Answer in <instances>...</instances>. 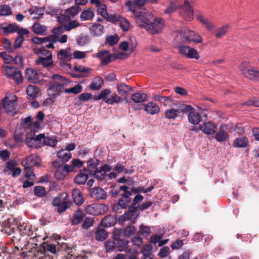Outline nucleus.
<instances>
[{"label": "nucleus", "instance_id": "1", "mask_svg": "<svg viewBox=\"0 0 259 259\" xmlns=\"http://www.w3.org/2000/svg\"><path fill=\"white\" fill-rule=\"evenodd\" d=\"M133 12L136 22L141 27L145 28L146 25L154 20V16L152 13L145 9H141L138 11L134 10Z\"/></svg>", "mask_w": 259, "mask_h": 259}, {"label": "nucleus", "instance_id": "2", "mask_svg": "<svg viewBox=\"0 0 259 259\" xmlns=\"http://www.w3.org/2000/svg\"><path fill=\"white\" fill-rule=\"evenodd\" d=\"M145 29L151 34L160 33L164 27V20L160 18H155L152 22L146 25Z\"/></svg>", "mask_w": 259, "mask_h": 259}, {"label": "nucleus", "instance_id": "3", "mask_svg": "<svg viewBox=\"0 0 259 259\" xmlns=\"http://www.w3.org/2000/svg\"><path fill=\"white\" fill-rule=\"evenodd\" d=\"M180 15L186 20L190 21L194 19V11L189 2L185 0L184 4L179 8Z\"/></svg>", "mask_w": 259, "mask_h": 259}, {"label": "nucleus", "instance_id": "4", "mask_svg": "<svg viewBox=\"0 0 259 259\" xmlns=\"http://www.w3.org/2000/svg\"><path fill=\"white\" fill-rule=\"evenodd\" d=\"M112 168V166L109 164H104L99 168L95 169L94 173V177L98 181L106 182V173L110 172Z\"/></svg>", "mask_w": 259, "mask_h": 259}, {"label": "nucleus", "instance_id": "5", "mask_svg": "<svg viewBox=\"0 0 259 259\" xmlns=\"http://www.w3.org/2000/svg\"><path fill=\"white\" fill-rule=\"evenodd\" d=\"M40 159L37 155H30L21 161V164L25 169H29L30 173H33L31 168L33 166H39L40 165Z\"/></svg>", "mask_w": 259, "mask_h": 259}, {"label": "nucleus", "instance_id": "6", "mask_svg": "<svg viewBox=\"0 0 259 259\" xmlns=\"http://www.w3.org/2000/svg\"><path fill=\"white\" fill-rule=\"evenodd\" d=\"M181 36L187 41L199 43L201 42V36L195 32L187 28H183L180 32Z\"/></svg>", "mask_w": 259, "mask_h": 259}, {"label": "nucleus", "instance_id": "7", "mask_svg": "<svg viewBox=\"0 0 259 259\" xmlns=\"http://www.w3.org/2000/svg\"><path fill=\"white\" fill-rule=\"evenodd\" d=\"M5 70V74L8 78L15 80L17 83L22 81L23 77L21 73L18 68L11 66H6Z\"/></svg>", "mask_w": 259, "mask_h": 259}, {"label": "nucleus", "instance_id": "8", "mask_svg": "<svg viewBox=\"0 0 259 259\" xmlns=\"http://www.w3.org/2000/svg\"><path fill=\"white\" fill-rule=\"evenodd\" d=\"M17 98L15 94L11 93L3 99V107L6 112H11L14 110Z\"/></svg>", "mask_w": 259, "mask_h": 259}, {"label": "nucleus", "instance_id": "9", "mask_svg": "<svg viewBox=\"0 0 259 259\" xmlns=\"http://www.w3.org/2000/svg\"><path fill=\"white\" fill-rule=\"evenodd\" d=\"M70 51V48H68L67 49H61L58 52L57 58L60 61V66L66 65L69 68H71V64L66 63V62L72 59V55Z\"/></svg>", "mask_w": 259, "mask_h": 259}, {"label": "nucleus", "instance_id": "10", "mask_svg": "<svg viewBox=\"0 0 259 259\" xmlns=\"http://www.w3.org/2000/svg\"><path fill=\"white\" fill-rule=\"evenodd\" d=\"M180 54L185 56L188 58L198 59L200 57L198 53L195 49L186 46L179 47Z\"/></svg>", "mask_w": 259, "mask_h": 259}, {"label": "nucleus", "instance_id": "11", "mask_svg": "<svg viewBox=\"0 0 259 259\" xmlns=\"http://www.w3.org/2000/svg\"><path fill=\"white\" fill-rule=\"evenodd\" d=\"M74 170L72 165L65 164L63 166L58 167L55 172V176L58 179H63L69 172Z\"/></svg>", "mask_w": 259, "mask_h": 259}, {"label": "nucleus", "instance_id": "12", "mask_svg": "<svg viewBox=\"0 0 259 259\" xmlns=\"http://www.w3.org/2000/svg\"><path fill=\"white\" fill-rule=\"evenodd\" d=\"M135 205V204L132 205L129 207L128 211L123 214L124 219L130 220L133 224L136 223L139 215L138 208L136 207Z\"/></svg>", "mask_w": 259, "mask_h": 259}, {"label": "nucleus", "instance_id": "13", "mask_svg": "<svg viewBox=\"0 0 259 259\" xmlns=\"http://www.w3.org/2000/svg\"><path fill=\"white\" fill-rule=\"evenodd\" d=\"M91 197L97 200L105 199L107 197V193L101 187H95L90 191Z\"/></svg>", "mask_w": 259, "mask_h": 259}, {"label": "nucleus", "instance_id": "14", "mask_svg": "<svg viewBox=\"0 0 259 259\" xmlns=\"http://www.w3.org/2000/svg\"><path fill=\"white\" fill-rule=\"evenodd\" d=\"M36 65H42L45 68L50 69L54 68V61L53 57L44 58L38 57L35 61Z\"/></svg>", "mask_w": 259, "mask_h": 259}, {"label": "nucleus", "instance_id": "15", "mask_svg": "<svg viewBox=\"0 0 259 259\" xmlns=\"http://www.w3.org/2000/svg\"><path fill=\"white\" fill-rule=\"evenodd\" d=\"M89 29L91 34L94 36L99 37L104 33V27L99 23H91Z\"/></svg>", "mask_w": 259, "mask_h": 259}, {"label": "nucleus", "instance_id": "16", "mask_svg": "<svg viewBox=\"0 0 259 259\" xmlns=\"http://www.w3.org/2000/svg\"><path fill=\"white\" fill-rule=\"evenodd\" d=\"M96 56L101 60V64L105 65L108 64L112 61V55L107 50L100 51L96 54Z\"/></svg>", "mask_w": 259, "mask_h": 259}, {"label": "nucleus", "instance_id": "17", "mask_svg": "<svg viewBox=\"0 0 259 259\" xmlns=\"http://www.w3.org/2000/svg\"><path fill=\"white\" fill-rule=\"evenodd\" d=\"M52 79L54 81V83L58 87L59 86L62 92L63 91L64 87L68 85L70 83L67 78L58 74L53 75Z\"/></svg>", "mask_w": 259, "mask_h": 259}, {"label": "nucleus", "instance_id": "18", "mask_svg": "<svg viewBox=\"0 0 259 259\" xmlns=\"http://www.w3.org/2000/svg\"><path fill=\"white\" fill-rule=\"evenodd\" d=\"M132 193L131 192H126L125 193H123L120 198L118 200V206L121 208H126L131 201L130 196H132Z\"/></svg>", "mask_w": 259, "mask_h": 259}, {"label": "nucleus", "instance_id": "19", "mask_svg": "<svg viewBox=\"0 0 259 259\" xmlns=\"http://www.w3.org/2000/svg\"><path fill=\"white\" fill-rule=\"evenodd\" d=\"M18 228L21 233L31 236L32 237H35L33 235L32 226L29 223L23 222L22 224H20L18 226Z\"/></svg>", "mask_w": 259, "mask_h": 259}, {"label": "nucleus", "instance_id": "20", "mask_svg": "<svg viewBox=\"0 0 259 259\" xmlns=\"http://www.w3.org/2000/svg\"><path fill=\"white\" fill-rule=\"evenodd\" d=\"M25 78L30 82L36 83L39 81L38 74L36 70L32 68L26 69Z\"/></svg>", "mask_w": 259, "mask_h": 259}, {"label": "nucleus", "instance_id": "21", "mask_svg": "<svg viewBox=\"0 0 259 259\" xmlns=\"http://www.w3.org/2000/svg\"><path fill=\"white\" fill-rule=\"evenodd\" d=\"M89 171L86 168L81 170L80 172L75 177L74 182L79 185L84 184L88 180Z\"/></svg>", "mask_w": 259, "mask_h": 259}, {"label": "nucleus", "instance_id": "22", "mask_svg": "<svg viewBox=\"0 0 259 259\" xmlns=\"http://www.w3.org/2000/svg\"><path fill=\"white\" fill-rule=\"evenodd\" d=\"M144 110L152 115L157 114L160 111V107L156 103L151 102L144 105Z\"/></svg>", "mask_w": 259, "mask_h": 259}, {"label": "nucleus", "instance_id": "23", "mask_svg": "<svg viewBox=\"0 0 259 259\" xmlns=\"http://www.w3.org/2000/svg\"><path fill=\"white\" fill-rule=\"evenodd\" d=\"M84 217V213L80 209L76 210L72 215L71 223L73 225H77L82 221Z\"/></svg>", "mask_w": 259, "mask_h": 259}, {"label": "nucleus", "instance_id": "24", "mask_svg": "<svg viewBox=\"0 0 259 259\" xmlns=\"http://www.w3.org/2000/svg\"><path fill=\"white\" fill-rule=\"evenodd\" d=\"M244 76L250 80L259 81V71L255 69L244 70L242 72Z\"/></svg>", "mask_w": 259, "mask_h": 259}, {"label": "nucleus", "instance_id": "25", "mask_svg": "<svg viewBox=\"0 0 259 259\" xmlns=\"http://www.w3.org/2000/svg\"><path fill=\"white\" fill-rule=\"evenodd\" d=\"M200 129L204 134L211 135L215 132V126L211 122H204L202 125H200Z\"/></svg>", "mask_w": 259, "mask_h": 259}, {"label": "nucleus", "instance_id": "26", "mask_svg": "<svg viewBox=\"0 0 259 259\" xmlns=\"http://www.w3.org/2000/svg\"><path fill=\"white\" fill-rule=\"evenodd\" d=\"M26 92L27 99L33 100L37 97L39 89L35 85H29L27 87Z\"/></svg>", "mask_w": 259, "mask_h": 259}, {"label": "nucleus", "instance_id": "27", "mask_svg": "<svg viewBox=\"0 0 259 259\" xmlns=\"http://www.w3.org/2000/svg\"><path fill=\"white\" fill-rule=\"evenodd\" d=\"M72 195L73 201L77 205H80L83 203L84 199L78 189H73L72 192Z\"/></svg>", "mask_w": 259, "mask_h": 259}, {"label": "nucleus", "instance_id": "28", "mask_svg": "<svg viewBox=\"0 0 259 259\" xmlns=\"http://www.w3.org/2000/svg\"><path fill=\"white\" fill-rule=\"evenodd\" d=\"M34 53L37 55L38 57H44L45 58L48 57H53L52 52L46 49L45 47L35 48Z\"/></svg>", "mask_w": 259, "mask_h": 259}, {"label": "nucleus", "instance_id": "29", "mask_svg": "<svg viewBox=\"0 0 259 259\" xmlns=\"http://www.w3.org/2000/svg\"><path fill=\"white\" fill-rule=\"evenodd\" d=\"M248 140L246 137H240L234 140L233 145L236 148H245L248 146Z\"/></svg>", "mask_w": 259, "mask_h": 259}, {"label": "nucleus", "instance_id": "30", "mask_svg": "<svg viewBox=\"0 0 259 259\" xmlns=\"http://www.w3.org/2000/svg\"><path fill=\"white\" fill-rule=\"evenodd\" d=\"M107 232L104 229H102L99 226L97 227L95 233V239L97 241H104L107 237Z\"/></svg>", "mask_w": 259, "mask_h": 259}, {"label": "nucleus", "instance_id": "31", "mask_svg": "<svg viewBox=\"0 0 259 259\" xmlns=\"http://www.w3.org/2000/svg\"><path fill=\"white\" fill-rule=\"evenodd\" d=\"M104 83L103 78L100 76L95 77L89 88L92 90H98L100 89Z\"/></svg>", "mask_w": 259, "mask_h": 259}, {"label": "nucleus", "instance_id": "32", "mask_svg": "<svg viewBox=\"0 0 259 259\" xmlns=\"http://www.w3.org/2000/svg\"><path fill=\"white\" fill-rule=\"evenodd\" d=\"M188 117L189 121L194 125L198 124L202 119L200 115L194 110L189 113Z\"/></svg>", "mask_w": 259, "mask_h": 259}, {"label": "nucleus", "instance_id": "33", "mask_svg": "<svg viewBox=\"0 0 259 259\" xmlns=\"http://www.w3.org/2000/svg\"><path fill=\"white\" fill-rule=\"evenodd\" d=\"M165 117L168 119H175L180 115V111L178 109L171 108L164 112Z\"/></svg>", "mask_w": 259, "mask_h": 259}, {"label": "nucleus", "instance_id": "34", "mask_svg": "<svg viewBox=\"0 0 259 259\" xmlns=\"http://www.w3.org/2000/svg\"><path fill=\"white\" fill-rule=\"evenodd\" d=\"M57 156L62 162H66L70 159L72 154L70 152L62 149L57 152Z\"/></svg>", "mask_w": 259, "mask_h": 259}, {"label": "nucleus", "instance_id": "35", "mask_svg": "<svg viewBox=\"0 0 259 259\" xmlns=\"http://www.w3.org/2000/svg\"><path fill=\"white\" fill-rule=\"evenodd\" d=\"M32 30L35 34L42 35L45 34L47 27L40 24L39 23L35 22L32 27Z\"/></svg>", "mask_w": 259, "mask_h": 259}, {"label": "nucleus", "instance_id": "36", "mask_svg": "<svg viewBox=\"0 0 259 259\" xmlns=\"http://www.w3.org/2000/svg\"><path fill=\"white\" fill-rule=\"evenodd\" d=\"M30 15H33L35 13H38V16H33L32 19L34 20L39 19L44 14V11L40 8L36 6H32L28 10Z\"/></svg>", "mask_w": 259, "mask_h": 259}, {"label": "nucleus", "instance_id": "37", "mask_svg": "<svg viewBox=\"0 0 259 259\" xmlns=\"http://www.w3.org/2000/svg\"><path fill=\"white\" fill-rule=\"evenodd\" d=\"M94 12L91 8H89L82 12L80 18L81 21L91 20L94 18Z\"/></svg>", "mask_w": 259, "mask_h": 259}, {"label": "nucleus", "instance_id": "38", "mask_svg": "<svg viewBox=\"0 0 259 259\" xmlns=\"http://www.w3.org/2000/svg\"><path fill=\"white\" fill-rule=\"evenodd\" d=\"M147 96L143 93L138 92L135 93L131 97L132 101L137 103H143L147 99Z\"/></svg>", "mask_w": 259, "mask_h": 259}, {"label": "nucleus", "instance_id": "39", "mask_svg": "<svg viewBox=\"0 0 259 259\" xmlns=\"http://www.w3.org/2000/svg\"><path fill=\"white\" fill-rule=\"evenodd\" d=\"M117 91L119 94L125 95L132 90L131 86L123 83H119L117 85Z\"/></svg>", "mask_w": 259, "mask_h": 259}, {"label": "nucleus", "instance_id": "40", "mask_svg": "<svg viewBox=\"0 0 259 259\" xmlns=\"http://www.w3.org/2000/svg\"><path fill=\"white\" fill-rule=\"evenodd\" d=\"M115 224L114 218L111 215L105 217L101 222V225L105 227H109Z\"/></svg>", "mask_w": 259, "mask_h": 259}, {"label": "nucleus", "instance_id": "41", "mask_svg": "<svg viewBox=\"0 0 259 259\" xmlns=\"http://www.w3.org/2000/svg\"><path fill=\"white\" fill-rule=\"evenodd\" d=\"M180 6V5L178 3V1H171L168 7L165 10L164 13L170 14L179 9Z\"/></svg>", "mask_w": 259, "mask_h": 259}, {"label": "nucleus", "instance_id": "42", "mask_svg": "<svg viewBox=\"0 0 259 259\" xmlns=\"http://www.w3.org/2000/svg\"><path fill=\"white\" fill-rule=\"evenodd\" d=\"M197 19L208 30H212L214 28V25L209 22L207 19H205L202 15H197L196 16Z\"/></svg>", "mask_w": 259, "mask_h": 259}, {"label": "nucleus", "instance_id": "43", "mask_svg": "<svg viewBox=\"0 0 259 259\" xmlns=\"http://www.w3.org/2000/svg\"><path fill=\"white\" fill-rule=\"evenodd\" d=\"M176 105L179 107V109L178 110H180V113L182 112L183 113L189 114V113L194 110V108L190 105L180 103H176Z\"/></svg>", "mask_w": 259, "mask_h": 259}, {"label": "nucleus", "instance_id": "44", "mask_svg": "<svg viewBox=\"0 0 259 259\" xmlns=\"http://www.w3.org/2000/svg\"><path fill=\"white\" fill-rule=\"evenodd\" d=\"M18 27L16 24H9L7 26H0V30H2L4 34H8L18 31Z\"/></svg>", "mask_w": 259, "mask_h": 259}, {"label": "nucleus", "instance_id": "45", "mask_svg": "<svg viewBox=\"0 0 259 259\" xmlns=\"http://www.w3.org/2000/svg\"><path fill=\"white\" fill-rule=\"evenodd\" d=\"M59 86L58 87L55 83L52 84L47 90L48 94L50 97H55L61 92Z\"/></svg>", "mask_w": 259, "mask_h": 259}, {"label": "nucleus", "instance_id": "46", "mask_svg": "<svg viewBox=\"0 0 259 259\" xmlns=\"http://www.w3.org/2000/svg\"><path fill=\"white\" fill-rule=\"evenodd\" d=\"M81 8L78 5H76V6H72L66 9L65 11V13L70 17H73L76 15L78 12L81 11Z\"/></svg>", "mask_w": 259, "mask_h": 259}, {"label": "nucleus", "instance_id": "47", "mask_svg": "<svg viewBox=\"0 0 259 259\" xmlns=\"http://www.w3.org/2000/svg\"><path fill=\"white\" fill-rule=\"evenodd\" d=\"M152 246L149 245H144L142 248V253L143 254L144 259H152L151 256Z\"/></svg>", "mask_w": 259, "mask_h": 259}, {"label": "nucleus", "instance_id": "48", "mask_svg": "<svg viewBox=\"0 0 259 259\" xmlns=\"http://www.w3.org/2000/svg\"><path fill=\"white\" fill-rule=\"evenodd\" d=\"M82 91V87L80 84H77L73 87L69 89H65L64 92L65 93L78 94Z\"/></svg>", "mask_w": 259, "mask_h": 259}, {"label": "nucleus", "instance_id": "49", "mask_svg": "<svg viewBox=\"0 0 259 259\" xmlns=\"http://www.w3.org/2000/svg\"><path fill=\"white\" fill-rule=\"evenodd\" d=\"M228 133L225 130H220L215 134V138L218 142L225 141L228 137Z\"/></svg>", "mask_w": 259, "mask_h": 259}, {"label": "nucleus", "instance_id": "50", "mask_svg": "<svg viewBox=\"0 0 259 259\" xmlns=\"http://www.w3.org/2000/svg\"><path fill=\"white\" fill-rule=\"evenodd\" d=\"M14 224L17 225V219L12 215H9L3 222L4 226L6 228H10Z\"/></svg>", "mask_w": 259, "mask_h": 259}, {"label": "nucleus", "instance_id": "51", "mask_svg": "<svg viewBox=\"0 0 259 259\" xmlns=\"http://www.w3.org/2000/svg\"><path fill=\"white\" fill-rule=\"evenodd\" d=\"M229 27L230 26L228 24L223 25L218 29L217 32L215 34V36L217 38H221L225 35L227 33Z\"/></svg>", "mask_w": 259, "mask_h": 259}, {"label": "nucleus", "instance_id": "52", "mask_svg": "<svg viewBox=\"0 0 259 259\" xmlns=\"http://www.w3.org/2000/svg\"><path fill=\"white\" fill-rule=\"evenodd\" d=\"M119 40V37L117 34L107 36L106 38L105 42L110 46L116 45Z\"/></svg>", "mask_w": 259, "mask_h": 259}, {"label": "nucleus", "instance_id": "53", "mask_svg": "<svg viewBox=\"0 0 259 259\" xmlns=\"http://www.w3.org/2000/svg\"><path fill=\"white\" fill-rule=\"evenodd\" d=\"M104 246L107 252H111L115 249L117 245L114 241L107 240L105 242Z\"/></svg>", "mask_w": 259, "mask_h": 259}, {"label": "nucleus", "instance_id": "54", "mask_svg": "<svg viewBox=\"0 0 259 259\" xmlns=\"http://www.w3.org/2000/svg\"><path fill=\"white\" fill-rule=\"evenodd\" d=\"M128 241L125 239H119L117 242V247L119 251H125L128 247Z\"/></svg>", "mask_w": 259, "mask_h": 259}, {"label": "nucleus", "instance_id": "55", "mask_svg": "<svg viewBox=\"0 0 259 259\" xmlns=\"http://www.w3.org/2000/svg\"><path fill=\"white\" fill-rule=\"evenodd\" d=\"M118 24L123 31H127L129 30L130 23L127 19L122 17L120 18Z\"/></svg>", "mask_w": 259, "mask_h": 259}, {"label": "nucleus", "instance_id": "56", "mask_svg": "<svg viewBox=\"0 0 259 259\" xmlns=\"http://www.w3.org/2000/svg\"><path fill=\"white\" fill-rule=\"evenodd\" d=\"M98 207V205L93 204L87 206L84 210L88 214L96 215L98 213V211H97Z\"/></svg>", "mask_w": 259, "mask_h": 259}, {"label": "nucleus", "instance_id": "57", "mask_svg": "<svg viewBox=\"0 0 259 259\" xmlns=\"http://www.w3.org/2000/svg\"><path fill=\"white\" fill-rule=\"evenodd\" d=\"M50 38H51V35H48L44 37H33L31 38V41L35 44L41 45L46 42V41L50 40Z\"/></svg>", "mask_w": 259, "mask_h": 259}, {"label": "nucleus", "instance_id": "58", "mask_svg": "<svg viewBox=\"0 0 259 259\" xmlns=\"http://www.w3.org/2000/svg\"><path fill=\"white\" fill-rule=\"evenodd\" d=\"M34 195L38 197L45 196L46 194V191L45 187L42 186H36L34 188Z\"/></svg>", "mask_w": 259, "mask_h": 259}, {"label": "nucleus", "instance_id": "59", "mask_svg": "<svg viewBox=\"0 0 259 259\" xmlns=\"http://www.w3.org/2000/svg\"><path fill=\"white\" fill-rule=\"evenodd\" d=\"M111 94V91L109 89H104L100 92L98 97L96 98V100H103L105 103L108 100L107 96Z\"/></svg>", "mask_w": 259, "mask_h": 259}, {"label": "nucleus", "instance_id": "60", "mask_svg": "<svg viewBox=\"0 0 259 259\" xmlns=\"http://www.w3.org/2000/svg\"><path fill=\"white\" fill-rule=\"evenodd\" d=\"M65 30L67 31H69L72 29L75 28L79 26L80 24L76 20H70L67 24H64Z\"/></svg>", "mask_w": 259, "mask_h": 259}, {"label": "nucleus", "instance_id": "61", "mask_svg": "<svg viewBox=\"0 0 259 259\" xmlns=\"http://www.w3.org/2000/svg\"><path fill=\"white\" fill-rule=\"evenodd\" d=\"M113 171L116 173H120L124 171L125 174L132 173V171L126 169L124 165L117 163L113 168Z\"/></svg>", "mask_w": 259, "mask_h": 259}, {"label": "nucleus", "instance_id": "62", "mask_svg": "<svg viewBox=\"0 0 259 259\" xmlns=\"http://www.w3.org/2000/svg\"><path fill=\"white\" fill-rule=\"evenodd\" d=\"M94 223V218L92 217H85L83 223L82 227L85 229H88L90 227L93 226Z\"/></svg>", "mask_w": 259, "mask_h": 259}, {"label": "nucleus", "instance_id": "63", "mask_svg": "<svg viewBox=\"0 0 259 259\" xmlns=\"http://www.w3.org/2000/svg\"><path fill=\"white\" fill-rule=\"evenodd\" d=\"M58 141L55 137H47L45 138L44 145L49 146L51 147H55L57 145Z\"/></svg>", "mask_w": 259, "mask_h": 259}, {"label": "nucleus", "instance_id": "64", "mask_svg": "<svg viewBox=\"0 0 259 259\" xmlns=\"http://www.w3.org/2000/svg\"><path fill=\"white\" fill-rule=\"evenodd\" d=\"M138 233L143 236H148L151 233L150 228L148 226L142 224L139 227Z\"/></svg>", "mask_w": 259, "mask_h": 259}]
</instances>
